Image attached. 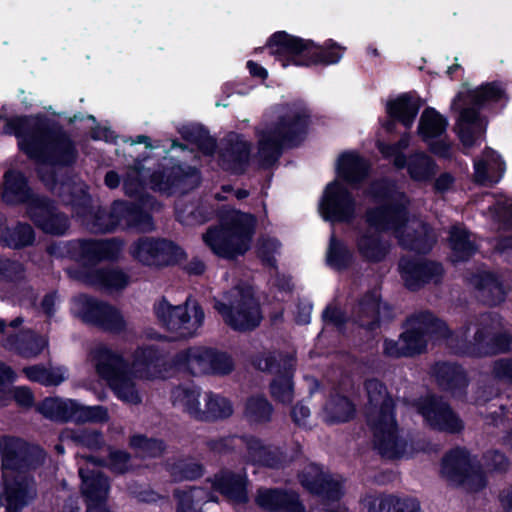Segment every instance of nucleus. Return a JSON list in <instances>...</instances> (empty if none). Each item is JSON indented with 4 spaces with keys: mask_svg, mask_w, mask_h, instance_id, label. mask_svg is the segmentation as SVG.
<instances>
[{
    "mask_svg": "<svg viewBox=\"0 0 512 512\" xmlns=\"http://www.w3.org/2000/svg\"><path fill=\"white\" fill-rule=\"evenodd\" d=\"M176 371L193 376L224 375V351L212 347L190 346L173 356Z\"/></svg>",
    "mask_w": 512,
    "mask_h": 512,
    "instance_id": "9d476101",
    "label": "nucleus"
},
{
    "mask_svg": "<svg viewBox=\"0 0 512 512\" xmlns=\"http://www.w3.org/2000/svg\"><path fill=\"white\" fill-rule=\"evenodd\" d=\"M75 423H105L109 420L106 407L102 405L83 406L77 402Z\"/></svg>",
    "mask_w": 512,
    "mask_h": 512,
    "instance_id": "69168bd1",
    "label": "nucleus"
},
{
    "mask_svg": "<svg viewBox=\"0 0 512 512\" xmlns=\"http://www.w3.org/2000/svg\"><path fill=\"white\" fill-rule=\"evenodd\" d=\"M246 483L243 473L226 474V498L237 503H245L248 499Z\"/></svg>",
    "mask_w": 512,
    "mask_h": 512,
    "instance_id": "e2e57ef3",
    "label": "nucleus"
},
{
    "mask_svg": "<svg viewBox=\"0 0 512 512\" xmlns=\"http://www.w3.org/2000/svg\"><path fill=\"white\" fill-rule=\"evenodd\" d=\"M364 506L368 512H419L420 504L414 498L394 495L367 496Z\"/></svg>",
    "mask_w": 512,
    "mask_h": 512,
    "instance_id": "f704fd0d",
    "label": "nucleus"
},
{
    "mask_svg": "<svg viewBox=\"0 0 512 512\" xmlns=\"http://www.w3.org/2000/svg\"><path fill=\"white\" fill-rule=\"evenodd\" d=\"M255 222L251 214L226 211V259L243 255L249 249Z\"/></svg>",
    "mask_w": 512,
    "mask_h": 512,
    "instance_id": "dca6fc26",
    "label": "nucleus"
},
{
    "mask_svg": "<svg viewBox=\"0 0 512 512\" xmlns=\"http://www.w3.org/2000/svg\"><path fill=\"white\" fill-rule=\"evenodd\" d=\"M83 216H87L90 230L94 233H112L116 231L118 226V219L114 213V201L111 203L109 211L99 206L94 209L91 197L86 194L77 204Z\"/></svg>",
    "mask_w": 512,
    "mask_h": 512,
    "instance_id": "c756f323",
    "label": "nucleus"
},
{
    "mask_svg": "<svg viewBox=\"0 0 512 512\" xmlns=\"http://www.w3.org/2000/svg\"><path fill=\"white\" fill-rule=\"evenodd\" d=\"M109 385L113 388L117 398L123 402L133 405H137L142 402V398L136 389L135 384L126 377V374L115 379V381L110 382Z\"/></svg>",
    "mask_w": 512,
    "mask_h": 512,
    "instance_id": "680f3d73",
    "label": "nucleus"
},
{
    "mask_svg": "<svg viewBox=\"0 0 512 512\" xmlns=\"http://www.w3.org/2000/svg\"><path fill=\"white\" fill-rule=\"evenodd\" d=\"M405 166H407L410 177L415 181L429 180L435 174V165L432 159L423 152L410 155Z\"/></svg>",
    "mask_w": 512,
    "mask_h": 512,
    "instance_id": "5fc2aeb1",
    "label": "nucleus"
},
{
    "mask_svg": "<svg viewBox=\"0 0 512 512\" xmlns=\"http://www.w3.org/2000/svg\"><path fill=\"white\" fill-rule=\"evenodd\" d=\"M449 245L451 260L454 263L468 260L477 250L475 239L461 226H453L450 230Z\"/></svg>",
    "mask_w": 512,
    "mask_h": 512,
    "instance_id": "37998d69",
    "label": "nucleus"
},
{
    "mask_svg": "<svg viewBox=\"0 0 512 512\" xmlns=\"http://www.w3.org/2000/svg\"><path fill=\"white\" fill-rule=\"evenodd\" d=\"M356 210V201L343 184L334 181L326 187L320 204L326 220L350 223L357 215Z\"/></svg>",
    "mask_w": 512,
    "mask_h": 512,
    "instance_id": "a211bd4d",
    "label": "nucleus"
},
{
    "mask_svg": "<svg viewBox=\"0 0 512 512\" xmlns=\"http://www.w3.org/2000/svg\"><path fill=\"white\" fill-rule=\"evenodd\" d=\"M274 408L264 395H252L244 404L243 415L253 424H266L272 420Z\"/></svg>",
    "mask_w": 512,
    "mask_h": 512,
    "instance_id": "de8ad7c7",
    "label": "nucleus"
},
{
    "mask_svg": "<svg viewBox=\"0 0 512 512\" xmlns=\"http://www.w3.org/2000/svg\"><path fill=\"white\" fill-rule=\"evenodd\" d=\"M485 129L486 123L479 118L474 108H467L461 112L458 134L464 146L471 147Z\"/></svg>",
    "mask_w": 512,
    "mask_h": 512,
    "instance_id": "a18cd8bd",
    "label": "nucleus"
},
{
    "mask_svg": "<svg viewBox=\"0 0 512 512\" xmlns=\"http://www.w3.org/2000/svg\"><path fill=\"white\" fill-rule=\"evenodd\" d=\"M1 473L34 469L42 464L44 450L16 436H8L0 444Z\"/></svg>",
    "mask_w": 512,
    "mask_h": 512,
    "instance_id": "9b49d317",
    "label": "nucleus"
},
{
    "mask_svg": "<svg viewBox=\"0 0 512 512\" xmlns=\"http://www.w3.org/2000/svg\"><path fill=\"white\" fill-rule=\"evenodd\" d=\"M148 172V188L165 197L186 195L202 182L199 168L170 156L159 159Z\"/></svg>",
    "mask_w": 512,
    "mask_h": 512,
    "instance_id": "423d86ee",
    "label": "nucleus"
},
{
    "mask_svg": "<svg viewBox=\"0 0 512 512\" xmlns=\"http://www.w3.org/2000/svg\"><path fill=\"white\" fill-rule=\"evenodd\" d=\"M79 317L83 323L109 333L118 334L126 328L124 317L115 306L90 295L81 296Z\"/></svg>",
    "mask_w": 512,
    "mask_h": 512,
    "instance_id": "f8f14e48",
    "label": "nucleus"
},
{
    "mask_svg": "<svg viewBox=\"0 0 512 512\" xmlns=\"http://www.w3.org/2000/svg\"><path fill=\"white\" fill-rule=\"evenodd\" d=\"M270 395L278 403L289 405L294 399V384L290 372L277 376L270 383Z\"/></svg>",
    "mask_w": 512,
    "mask_h": 512,
    "instance_id": "13d9d810",
    "label": "nucleus"
},
{
    "mask_svg": "<svg viewBox=\"0 0 512 512\" xmlns=\"http://www.w3.org/2000/svg\"><path fill=\"white\" fill-rule=\"evenodd\" d=\"M26 214L46 235L64 236L70 228L68 216L59 210L55 200L46 195L34 198L26 208Z\"/></svg>",
    "mask_w": 512,
    "mask_h": 512,
    "instance_id": "4468645a",
    "label": "nucleus"
},
{
    "mask_svg": "<svg viewBox=\"0 0 512 512\" xmlns=\"http://www.w3.org/2000/svg\"><path fill=\"white\" fill-rule=\"evenodd\" d=\"M501 320L490 314L482 315L473 325V335L469 334L471 326L465 327L457 335L450 334L446 324L435 319L428 312L411 316L407 328L402 333L409 355L421 353L432 339L444 338L447 345L457 353L487 355L505 352L511 342L507 334L501 333Z\"/></svg>",
    "mask_w": 512,
    "mask_h": 512,
    "instance_id": "f257e3e1",
    "label": "nucleus"
},
{
    "mask_svg": "<svg viewBox=\"0 0 512 512\" xmlns=\"http://www.w3.org/2000/svg\"><path fill=\"white\" fill-rule=\"evenodd\" d=\"M4 182L2 198L7 204H25L27 208L34 198L41 196L32 191L28 178L19 170H8L5 172Z\"/></svg>",
    "mask_w": 512,
    "mask_h": 512,
    "instance_id": "7c9ffc66",
    "label": "nucleus"
},
{
    "mask_svg": "<svg viewBox=\"0 0 512 512\" xmlns=\"http://www.w3.org/2000/svg\"><path fill=\"white\" fill-rule=\"evenodd\" d=\"M410 137L409 135H403L401 139L394 145H387L384 143H379L378 148L380 152L385 157H394V165L397 168H404L406 165V158L401 153L402 150L406 149L409 146Z\"/></svg>",
    "mask_w": 512,
    "mask_h": 512,
    "instance_id": "774afa93",
    "label": "nucleus"
},
{
    "mask_svg": "<svg viewBox=\"0 0 512 512\" xmlns=\"http://www.w3.org/2000/svg\"><path fill=\"white\" fill-rule=\"evenodd\" d=\"M85 504L107 503L109 483L107 477L98 472L83 479Z\"/></svg>",
    "mask_w": 512,
    "mask_h": 512,
    "instance_id": "3c124183",
    "label": "nucleus"
},
{
    "mask_svg": "<svg viewBox=\"0 0 512 512\" xmlns=\"http://www.w3.org/2000/svg\"><path fill=\"white\" fill-rule=\"evenodd\" d=\"M128 446L140 459H159L167 451V443L163 439L149 437L143 433L130 435Z\"/></svg>",
    "mask_w": 512,
    "mask_h": 512,
    "instance_id": "58836bf2",
    "label": "nucleus"
},
{
    "mask_svg": "<svg viewBox=\"0 0 512 512\" xmlns=\"http://www.w3.org/2000/svg\"><path fill=\"white\" fill-rule=\"evenodd\" d=\"M165 470L173 481L177 483L197 480L201 478L205 472L203 464L187 458L167 460Z\"/></svg>",
    "mask_w": 512,
    "mask_h": 512,
    "instance_id": "49530a36",
    "label": "nucleus"
},
{
    "mask_svg": "<svg viewBox=\"0 0 512 512\" xmlns=\"http://www.w3.org/2000/svg\"><path fill=\"white\" fill-rule=\"evenodd\" d=\"M203 241L219 258H224V206L217 208V225L209 227Z\"/></svg>",
    "mask_w": 512,
    "mask_h": 512,
    "instance_id": "6e6d98bb",
    "label": "nucleus"
},
{
    "mask_svg": "<svg viewBox=\"0 0 512 512\" xmlns=\"http://www.w3.org/2000/svg\"><path fill=\"white\" fill-rule=\"evenodd\" d=\"M76 406V400L46 397L38 404L37 411L52 421L75 422Z\"/></svg>",
    "mask_w": 512,
    "mask_h": 512,
    "instance_id": "c9c22d12",
    "label": "nucleus"
},
{
    "mask_svg": "<svg viewBox=\"0 0 512 512\" xmlns=\"http://www.w3.org/2000/svg\"><path fill=\"white\" fill-rule=\"evenodd\" d=\"M69 438L76 446L91 451L102 449L105 444L103 433L100 430L78 428L70 431Z\"/></svg>",
    "mask_w": 512,
    "mask_h": 512,
    "instance_id": "4d7b16f0",
    "label": "nucleus"
},
{
    "mask_svg": "<svg viewBox=\"0 0 512 512\" xmlns=\"http://www.w3.org/2000/svg\"><path fill=\"white\" fill-rule=\"evenodd\" d=\"M255 502L269 512H305L297 493L293 491L261 488L257 491Z\"/></svg>",
    "mask_w": 512,
    "mask_h": 512,
    "instance_id": "a878e982",
    "label": "nucleus"
},
{
    "mask_svg": "<svg viewBox=\"0 0 512 512\" xmlns=\"http://www.w3.org/2000/svg\"><path fill=\"white\" fill-rule=\"evenodd\" d=\"M386 109L391 118L410 128L419 112L420 102L412 95L402 94L396 99L390 100Z\"/></svg>",
    "mask_w": 512,
    "mask_h": 512,
    "instance_id": "79ce46f5",
    "label": "nucleus"
},
{
    "mask_svg": "<svg viewBox=\"0 0 512 512\" xmlns=\"http://www.w3.org/2000/svg\"><path fill=\"white\" fill-rule=\"evenodd\" d=\"M70 248V260L79 263L80 267L96 268L98 264L96 240H71Z\"/></svg>",
    "mask_w": 512,
    "mask_h": 512,
    "instance_id": "603ef678",
    "label": "nucleus"
},
{
    "mask_svg": "<svg viewBox=\"0 0 512 512\" xmlns=\"http://www.w3.org/2000/svg\"><path fill=\"white\" fill-rule=\"evenodd\" d=\"M0 506L5 512H20L34 499L36 490L34 479L28 475H1Z\"/></svg>",
    "mask_w": 512,
    "mask_h": 512,
    "instance_id": "f3484780",
    "label": "nucleus"
},
{
    "mask_svg": "<svg viewBox=\"0 0 512 512\" xmlns=\"http://www.w3.org/2000/svg\"><path fill=\"white\" fill-rule=\"evenodd\" d=\"M226 142V170L242 173L249 161L250 147L248 143L235 133H230Z\"/></svg>",
    "mask_w": 512,
    "mask_h": 512,
    "instance_id": "ea45409f",
    "label": "nucleus"
},
{
    "mask_svg": "<svg viewBox=\"0 0 512 512\" xmlns=\"http://www.w3.org/2000/svg\"><path fill=\"white\" fill-rule=\"evenodd\" d=\"M205 401V410L200 408L199 414L196 416L197 421L214 422L218 419L224 418V398H222L221 403L215 395L210 392L206 394Z\"/></svg>",
    "mask_w": 512,
    "mask_h": 512,
    "instance_id": "338daca9",
    "label": "nucleus"
},
{
    "mask_svg": "<svg viewBox=\"0 0 512 512\" xmlns=\"http://www.w3.org/2000/svg\"><path fill=\"white\" fill-rule=\"evenodd\" d=\"M237 450L248 461L267 466H275L270 448L254 437H231L226 440V451Z\"/></svg>",
    "mask_w": 512,
    "mask_h": 512,
    "instance_id": "72a5a7b5",
    "label": "nucleus"
},
{
    "mask_svg": "<svg viewBox=\"0 0 512 512\" xmlns=\"http://www.w3.org/2000/svg\"><path fill=\"white\" fill-rule=\"evenodd\" d=\"M179 133L184 141L194 145L203 156L213 158L217 152V165L224 169V149H218L216 138L210 135L205 126L201 124L184 125Z\"/></svg>",
    "mask_w": 512,
    "mask_h": 512,
    "instance_id": "bb28decb",
    "label": "nucleus"
},
{
    "mask_svg": "<svg viewBox=\"0 0 512 512\" xmlns=\"http://www.w3.org/2000/svg\"><path fill=\"white\" fill-rule=\"evenodd\" d=\"M229 324L236 330L256 328L262 320V312L253 288L247 284L231 291L228 309Z\"/></svg>",
    "mask_w": 512,
    "mask_h": 512,
    "instance_id": "ddd939ff",
    "label": "nucleus"
},
{
    "mask_svg": "<svg viewBox=\"0 0 512 512\" xmlns=\"http://www.w3.org/2000/svg\"><path fill=\"white\" fill-rule=\"evenodd\" d=\"M505 170L504 162L493 150H486L481 159L475 162V181L489 185L499 181Z\"/></svg>",
    "mask_w": 512,
    "mask_h": 512,
    "instance_id": "e433bc0d",
    "label": "nucleus"
},
{
    "mask_svg": "<svg viewBox=\"0 0 512 512\" xmlns=\"http://www.w3.org/2000/svg\"><path fill=\"white\" fill-rule=\"evenodd\" d=\"M3 133L15 136L19 151L36 163L69 168L77 162L75 141L58 121L45 114L10 117Z\"/></svg>",
    "mask_w": 512,
    "mask_h": 512,
    "instance_id": "f03ea898",
    "label": "nucleus"
},
{
    "mask_svg": "<svg viewBox=\"0 0 512 512\" xmlns=\"http://www.w3.org/2000/svg\"><path fill=\"white\" fill-rule=\"evenodd\" d=\"M69 273L85 285L106 291H121L130 281L129 275L118 267H78Z\"/></svg>",
    "mask_w": 512,
    "mask_h": 512,
    "instance_id": "6ab92c4d",
    "label": "nucleus"
},
{
    "mask_svg": "<svg viewBox=\"0 0 512 512\" xmlns=\"http://www.w3.org/2000/svg\"><path fill=\"white\" fill-rule=\"evenodd\" d=\"M23 374L29 381L43 386H57L64 380L60 374L51 371L42 364L24 367Z\"/></svg>",
    "mask_w": 512,
    "mask_h": 512,
    "instance_id": "052dcab7",
    "label": "nucleus"
},
{
    "mask_svg": "<svg viewBox=\"0 0 512 512\" xmlns=\"http://www.w3.org/2000/svg\"><path fill=\"white\" fill-rule=\"evenodd\" d=\"M469 282L479 291L480 298L489 305L501 303L505 298V289L499 280L488 272L473 275Z\"/></svg>",
    "mask_w": 512,
    "mask_h": 512,
    "instance_id": "a19ab883",
    "label": "nucleus"
},
{
    "mask_svg": "<svg viewBox=\"0 0 512 512\" xmlns=\"http://www.w3.org/2000/svg\"><path fill=\"white\" fill-rule=\"evenodd\" d=\"M434 374L443 389L450 391L455 397L462 396L467 380L459 366L449 363H438L434 367Z\"/></svg>",
    "mask_w": 512,
    "mask_h": 512,
    "instance_id": "4c0bfd02",
    "label": "nucleus"
},
{
    "mask_svg": "<svg viewBox=\"0 0 512 512\" xmlns=\"http://www.w3.org/2000/svg\"><path fill=\"white\" fill-rule=\"evenodd\" d=\"M303 487L327 500H338L343 495L342 478L338 475L324 473L322 469L309 464L299 474Z\"/></svg>",
    "mask_w": 512,
    "mask_h": 512,
    "instance_id": "5701e85b",
    "label": "nucleus"
},
{
    "mask_svg": "<svg viewBox=\"0 0 512 512\" xmlns=\"http://www.w3.org/2000/svg\"><path fill=\"white\" fill-rule=\"evenodd\" d=\"M132 257L148 267L165 268L187 259L186 251L176 242L153 236H141L130 246Z\"/></svg>",
    "mask_w": 512,
    "mask_h": 512,
    "instance_id": "1a4fd4ad",
    "label": "nucleus"
},
{
    "mask_svg": "<svg viewBox=\"0 0 512 512\" xmlns=\"http://www.w3.org/2000/svg\"><path fill=\"white\" fill-rule=\"evenodd\" d=\"M48 346V340L32 330L9 334L4 347L18 356L29 359L40 355Z\"/></svg>",
    "mask_w": 512,
    "mask_h": 512,
    "instance_id": "473e14b6",
    "label": "nucleus"
},
{
    "mask_svg": "<svg viewBox=\"0 0 512 512\" xmlns=\"http://www.w3.org/2000/svg\"><path fill=\"white\" fill-rule=\"evenodd\" d=\"M308 125V113L300 104L277 107L257 129L258 156L264 165L278 159L286 145L298 142Z\"/></svg>",
    "mask_w": 512,
    "mask_h": 512,
    "instance_id": "20e7f679",
    "label": "nucleus"
},
{
    "mask_svg": "<svg viewBox=\"0 0 512 512\" xmlns=\"http://www.w3.org/2000/svg\"><path fill=\"white\" fill-rule=\"evenodd\" d=\"M338 175L350 184L363 180L368 173V164L355 152H346L339 156Z\"/></svg>",
    "mask_w": 512,
    "mask_h": 512,
    "instance_id": "c03bdc74",
    "label": "nucleus"
},
{
    "mask_svg": "<svg viewBox=\"0 0 512 512\" xmlns=\"http://www.w3.org/2000/svg\"><path fill=\"white\" fill-rule=\"evenodd\" d=\"M364 387L367 396L364 410L375 448L386 458L403 457L407 442L400 435L393 413L394 403L386 387L377 379H368Z\"/></svg>",
    "mask_w": 512,
    "mask_h": 512,
    "instance_id": "7ed1b4c3",
    "label": "nucleus"
},
{
    "mask_svg": "<svg viewBox=\"0 0 512 512\" xmlns=\"http://www.w3.org/2000/svg\"><path fill=\"white\" fill-rule=\"evenodd\" d=\"M129 452L109 447L106 467L114 474L124 475L132 470Z\"/></svg>",
    "mask_w": 512,
    "mask_h": 512,
    "instance_id": "0e129e2a",
    "label": "nucleus"
},
{
    "mask_svg": "<svg viewBox=\"0 0 512 512\" xmlns=\"http://www.w3.org/2000/svg\"><path fill=\"white\" fill-rule=\"evenodd\" d=\"M153 199L150 195L140 197V203L127 200H114V213L118 219V226L122 229L138 233H149L155 229L153 216L143 208L146 200Z\"/></svg>",
    "mask_w": 512,
    "mask_h": 512,
    "instance_id": "aec40b11",
    "label": "nucleus"
},
{
    "mask_svg": "<svg viewBox=\"0 0 512 512\" xmlns=\"http://www.w3.org/2000/svg\"><path fill=\"white\" fill-rule=\"evenodd\" d=\"M92 358L97 374L108 383L126 374L127 362L123 355L106 345L96 347Z\"/></svg>",
    "mask_w": 512,
    "mask_h": 512,
    "instance_id": "cd10ccee",
    "label": "nucleus"
},
{
    "mask_svg": "<svg viewBox=\"0 0 512 512\" xmlns=\"http://www.w3.org/2000/svg\"><path fill=\"white\" fill-rule=\"evenodd\" d=\"M354 413L355 407L348 398L334 395L326 402L322 416L327 423L335 424L350 420Z\"/></svg>",
    "mask_w": 512,
    "mask_h": 512,
    "instance_id": "09e8293b",
    "label": "nucleus"
},
{
    "mask_svg": "<svg viewBox=\"0 0 512 512\" xmlns=\"http://www.w3.org/2000/svg\"><path fill=\"white\" fill-rule=\"evenodd\" d=\"M416 408L427 424L434 429L454 433L463 428L462 421L440 398L428 396L420 399Z\"/></svg>",
    "mask_w": 512,
    "mask_h": 512,
    "instance_id": "4be33fe9",
    "label": "nucleus"
},
{
    "mask_svg": "<svg viewBox=\"0 0 512 512\" xmlns=\"http://www.w3.org/2000/svg\"><path fill=\"white\" fill-rule=\"evenodd\" d=\"M35 237V231L30 224L18 222L13 228L7 229L1 235V241L8 248L20 250L32 246Z\"/></svg>",
    "mask_w": 512,
    "mask_h": 512,
    "instance_id": "8fccbe9b",
    "label": "nucleus"
},
{
    "mask_svg": "<svg viewBox=\"0 0 512 512\" xmlns=\"http://www.w3.org/2000/svg\"><path fill=\"white\" fill-rule=\"evenodd\" d=\"M447 120L433 108H427L420 116L418 134L430 146V150L441 157H449L451 145L444 139L434 142L441 137L447 128Z\"/></svg>",
    "mask_w": 512,
    "mask_h": 512,
    "instance_id": "b1692460",
    "label": "nucleus"
},
{
    "mask_svg": "<svg viewBox=\"0 0 512 512\" xmlns=\"http://www.w3.org/2000/svg\"><path fill=\"white\" fill-rule=\"evenodd\" d=\"M153 311L160 327L169 336L159 334L158 340L181 341L196 336L203 325L205 314L198 303L192 307V314L187 304L172 305L165 297L154 303Z\"/></svg>",
    "mask_w": 512,
    "mask_h": 512,
    "instance_id": "6e6552de",
    "label": "nucleus"
},
{
    "mask_svg": "<svg viewBox=\"0 0 512 512\" xmlns=\"http://www.w3.org/2000/svg\"><path fill=\"white\" fill-rule=\"evenodd\" d=\"M381 229L370 227L367 230L359 231L356 240V250L362 259L369 262H381L388 255L390 245L383 240Z\"/></svg>",
    "mask_w": 512,
    "mask_h": 512,
    "instance_id": "2f4dec72",
    "label": "nucleus"
},
{
    "mask_svg": "<svg viewBox=\"0 0 512 512\" xmlns=\"http://www.w3.org/2000/svg\"><path fill=\"white\" fill-rule=\"evenodd\" d=\"M268 47L270 53L282 62L283 67L289 63L295 65L333 64L342 57V51L336 45L323 50L311 41L294 37L284 31L273 34L268 42Z\"/></svg>",
    "mask_w": 512,
    "mask_h": 512,
    "instance_id": "0eeeda50",
    "label": "nucleus"
},
{
    "mask_svg": "<svg viewBox=\"0 0 512 512\" xmlns=\"http://www.w3.org/2000/svg\"><path fill=\"white\" fill-rule=\"evenodd\" d=\"M132 357L134 365L150 379H167L176 371L173 357L168 359L166 351L154 344L138 346Z\"/></svg>",
    "mask_w": 512,
    "mask_h": 512,
    "instance_id": "412c9836",
    "label": "nucleus"
},
{
    "mask_svg": "<svg viewBox=\"0 0 512 512\" xmlns=\"http://www.w3.org/2000/svg\"><path fill=\"white\" fill-rule=\"evenodd\" d=\"M365 221L370 227L391 230L403 247L418 252L428 251L436 241L434 233L420 219L407 217L402 203L369 209Z\"/></svg>",
    "mask_w": 512,
    "mask_h": 512,
    "instance_id": "39448f33",
    "label": "nucleus"
},
{
    "mask_svg": "<svg viewBox=\"0 0 512 512\" xmlns=\"http://www.w3.org/2000/svg\"><path fill=\"white\" fill-rule=\"evenodd\" d=\"M399 268L405 285L410 290H417L425 283H437L443 274L440 264L428 261L402 259Z\"/></svg>",
    "mask_w": 512,
    "mask_h": 512,
    "instance_id": "393cba45",
    "label": "nucleus"
},
{
    "mask_svg": "<svg viewBox=\"0 0 512 512\" xmlns=\"http://www.w3.org/2000/svg\"><path fill=\"white\" fill-rule=\"evenodd\" d=\"M351 259L352 253L348 247L332 234L327 251L328 265L335 269H342L350 263Z\"/></svg>",
    "mask_w": 512,
    "mask_h": 512,
    "instance_id": "bf43d9fd",
    "label": "nucleus"
},
{
    "mask_svg": "<svg viewBox=\"0 0 512 512\" xmlns=\"http://www.w3.org/2000/svg\"><path fill=\"white\" fill-rule=\"evenodd\" d=\"M442 474L450 482L464 485L471 491L483 488L486 483L479 468L471 463L468 453L462 449H455L445 456Z\"/></svg>",
    "mask_w": 512,
    "mask_h": 512,
    "instance_id": "2eb2a0df",
    "label": "nucleus"
},
{
    "mask_svg": "<svg viewBox=\"0 0 512 512\" xmlns=\"http://www.w3.org/2000/svg\"><path fill=\"white\" fill-rule=\"evenodd\" d=\"M389 317L390 310L387 305L381 304L377 291L365 295L354 310V320L368 330H374L381 320Z\"/></svg>",
    "mask_w": 512,
    "mask_h": 512,
    "instance_id": "c85d7f7f",
    "label": "nucleus"
},
{
    "mask_svg": "<svg viewBox=\"0 0 512 512\" xmlns=\"http://www.w3.org/2000/svg\"><path fill=\"white\" fill-rule=\"evenodd\" d=\"M178 498L177 512H202V505L208 500H214L211 493L203 488H191L175 495Z\"/></svg>",
    "mask_w": 512,
    "mask_h": 512,
    "instance_id": "864d4df0",
    "label": "nucleus"
}]
</instances>
